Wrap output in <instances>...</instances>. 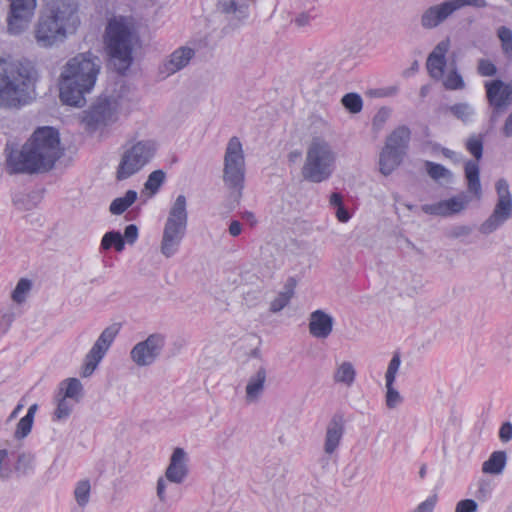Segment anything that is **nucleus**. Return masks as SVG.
<instances>
[{
    "label": "nucleus",
    "instance_id": "obj_1",
    "mask_svg": "<svg viewBox=\"0 0 512 512\" xmlns=\"http://www.w3.org/2000/svg\"><path fill=\"white\" fill-rule=\"evenodd\" d=\"M59 133L52 127L38 128L21 150H10L6 169L10 174H34L52 169L62 156Z\"/></svg>",
    "mask_w": 512,
    "mask_h": 512
},
{
    "label": "nucleus",
    "instance_id": "obj_53",
    "mask_svg": "<svg viewBox=\"0 0 512 512\" xmlns=\"http://www.w3.org/2000/svg\"><path fill=\"white\" fill-rule=\"evenodd\" d=\"M499 438L502 442H508L512 439V424L510 422L502 424L499 430Z\"/></svg>",
    "mask_w": 512,
    "mask_h": 512
},
{
    "label": "nucleus",
    "instance_id": "obj_23",
    "mask_svg": "<svg viewBox=\"0 0 512 512\" xmlns=\"http://www.w3.org/2000/svg\"><path fill=\"white\" fill-rule=\"evenodd\" d=\"M410 130L406 126L396 128L386 139L385 147L405 155L410 141Z\"/></svg>",
    "mask_w": 512,
    "mask_h": 512
},
{
    "label": "nucleus",
    "instance_id": "obj_51",
    "mask_svg": "<svg viewBox=\"0 0 512 512\" xmlns=\"http://www.w3.org/2000/svg\"><path fill=\"white\" fill-rule=\"evenodd\" d=\"M315 18V16L311 15L309 12L300 13L294 19V23L297 27L303 28L310 24V22Z\"/></svg>",
    "mask_w": 512,
    "mask_h": 512
},
{
    "label": "nucleus",
    "instance_id": "obj_8",
    "mask_svg": "<svg viewBox=\"0 0 512 512\" xmlns=\"http://www.w3.org/2000/svg\"><path fill=\"white\" fill-rule=\"evenodd\" d=\"M157 143L151 139L131 141L126 144L116 168L118 181L129 179L140 172L154 158Z\"/></svg>",
    "mask_w": 512,
    "mask_h": 512
},
{
    "label": "nucleus",
    "instance_id": "obj_26",
    "mask_svg": "<svg viewBox=\"0 0 512 512\" xmlns=\"http://www.w3.org/2000/svg\"><path fill=\"white\" fill-rule=\"evenodd\" d=\"M425 167L427 174L441 185L449 184L453 181V173L443 165L426 161Z\"/></svg>",
    "mask_w": 512,
    "mask_h": 512
},
{
    "label": "nucleus",
    "instance_id": "obj_43",
    "mask_svg": "<svg viewBox=\"0 0 512 512\" xmlns=\"http://www.w3.org/2000/svg\"><path fill=\"white\" fill-rule=\"evenodd\" d=\"M421 210L429 215L447 217L449 216L445 200L433 204H424Z\"/></svg>",
    "mask_w": 512,
    "mask_h": 512
},
{
    "label": "nucleus",
    "instance_id": "obj_55",
    "mask_svg": "<svg viewBox=\"0 0 512 512\" xmlns=\"http://www.w3.org/2000/svg\"><path fill=\"white\" fill-rule=\"evenodd\" d=\"M228 231L231 236L237 237L242 232V224L239 221L234 220L230 223Z\"/></svg>",
    "mask_w": 512,
    "mask_h": 512
},
{
    "label": "nucleus",
    "instance_id": "obj_64",
    "mask_svg": "<svg viewBox=\"0 0 512 512\" xmlns=\"http://www.w3.org/2000/svg\"><path fill=\"white\" fill-rule=\"evenodd\" d=\"M429 91H430V86L429 85H423L420 88V96L422 98L426 97L428 95Z\"/></svg>",
    "mask_w": 512,
    "mask_h": 512
},
{
    "label": "nucleus",
    "instance_id": "obj_57",
    "mask_svg": "<svg viewBox=\"0 0 512 512\" xmlns=\"http://www.w3.org/2000/svg\"><path fill=\"white\" fill-rule=\"evenodd\" d=\"M336 217L340 222H347L350 219V214L344 208V206H341L336 210Z\"/></svg>",
    "mask_w": 512,
    "mask_h": 512
},
{
    "label": "nucleus",
    "instance_id": "obj_11",
    "mask_svg": "<svg viewBox=\"0 0 512 512\" xmlns=\"http://www.w3.org/2000/svg\"><path fill=\"white\" fill-rule=\"evenodd\" d=\"M473 6L484 8L487 6L486 0H446L440 4L432 5L427 8L421 16V26L425 29H433L446 21L455 11Z\"/></svg>",
    "mask_w": 512,
    "mask_h": 512
},
{
    "label": "nucleus",
    "instance_id": "obj_61",
    "mask_svg": "<svg viewBox=\"0 0 512 512\" xmlns=\"http://www.w3.org/2000/svg\"><path fill=\"white\" fill-rule=\"evenodd\" d=\"M418 69H419V62L417 60H415V61H413L411 66L403 72V75L405 77H409V76L413 75L414 73H416L418 71Z\"/></svg>",
    "mask_w": 512,
    "mask_h": 512
},
{
    "label": "nucleus",
    "instance_id": "obj_3",
    "mask_svg": "<svg viewBox=\"0 0 512 512\" xmlns=\"http://www.w3.org/2000/svg\"><path fill=\"white\" fill-rule=\"evenodd\" d=\"M100 67V59L91 53H81L71 58L60 76L61 101L66 105L83 107L85 94L94 88Z\"/></svg>",
    "mask_w": 512,
    "mask_h": 512
},
{
    "label": "nucleus",
    "instance_id": "obj_49",
    "mask_svg": "<svg viewBox=\"0 0 512 512\" xmlns=\"http://www.w3.org/2000/svg\"><path fill=\"white\" fill-rule=\"evenodd\" d=\"M477 503L472 499H464L457 503L455 512H476Z\"/></svg>",
    "mask_w": 512,
    "mask_h": 512
},
{
    "label": "nucleus",
    "instance_id": "obj_38",
    "mask_svg": "<svg viewBox=\"0 0 512 512\" xmlns=\"http://www.w3.org/2000/svg\"><path fill=\"white\" fill-rule=\"evenodd\" d=\"M343 106L353 114L359 113L363 107V101L359 94L348 93L341 100Z\"/></svg>",
    "mask_w": 512,
    "mask_h": 512
},
{
    "label": "nucleus",
    "instance_id": "obj_22",
    "mask_svg": "<svg viewBox=\"0 0 512 512\" xmlns=\"http://www.w3.org/2000/svg\"><path fill=\"white\" fill-rule=\"evenodd\" d=\"M333 324L332 316L323 310H315L310 314L309 332L315 338L325 339L331 334Z\"/></svg>",
    "mask_w": 512,
    "mask_h": 512
},
{
    "label": "nucleus",
    "instance_id": "obj_62",
    "mask_svg": "<svg viewBox=\"0 0 512 512\" xmlns=\"http://www.w3.org/2000/svg\"><path fill=\"white\" fill-rule=\"evenodd\" d=\"M502 50L504 54L507 56H512V41L511 42H501Z\"/></svg>",
    "mask_w": 512,
    "mask_h": 512
},
{
    "label": "nucleus",
    "instance_id": "obj_20",
    "mask_svg": "<svg viewBox=\"0 0 512 512\" xmlns=\"http://www.w3.org/2000/svg\"><path fill=\"white\" fill-rule=\"evenodd\" d=\"M194 55L192 48L183 46L176 49L160 67V73L167 77L180 71L189 64Z\"/></svg>",
    "mask_w": 512,
    "mask_h": 512
},
{
    "label": "nucleus",
    "instance_id": "obj_16",
    "mask_svg": "<svg viewBox=\"0 0 512 512\" xmlns=\"http://www.w3.org/2000/svg\"><path fill=\"white\" fill-rule=\"evenodd\" d=\"M164 345L165 338L163 335L151 334L131 349L130 358L139 367L150 366L160 356Z\"/></svg>",
    "mask_w": 512,
    "mask_h": 512
},
{
    "label": "nucleus",
    "instance_id": "obj_44",
    "mask_svg": "<svg viewBox=\"0 0 512 512\" xmlns=\"http://www.w3.org/2000/svg\"><path fill=\"white\" fill-rule=\"evenodd\" d=\"M403 401L400 393L393 387V384H386V405L390 409L399 406Z\"/></svg>",
    "mask_w": 512,
    "mask_h": 512
},
{
    "label": "nucleus",
    "instance_id": "obj_35",
    "mask_svg": "<svg viewBox=\"0 0 512 512\" xmlns=\"http://www.w3.org/2000/svg\"><path fill=\"white\" fill-rule=\"evenodd\" d=\"M166 179V173L163 170H155L151 172L144 184L146 190H148L151 194H155L158 192L162 184Z\"/></svg>",
    "mask_w": 512,
    "mask_h": 512
},
{
    "label": "nucleus",
    "instance_id": "obj_56",
    "mask_svg": "<svg viewBox=\"0 0 512 512\" xmlns=\"http://www.w3.org/2000/svg\"><path fill=\"white\" fill-rule=\"evenodd\" d=\"M165 488H166V482L163 478H159L157 482V496L159 499L164 502L165 501Z\"/></svg>",
    "mask_w": 512,
    "mask_h": 512
},
{
    "label": "nucleus",
    "instance_id": "obj_40",
    "mask_svg": "<svg viewBox=\"0 0 512 512\" xmlns=\"http://www.w3.org/2000/svg\"><path fill=\"white\" fill-rule=\"evenodd\" d=\"M31 289V282L28 279L22 278L17 283L14 291L12 292V299L16 303H22L26 299L27 293Z\"/></svg>",
    "mask_w": 512,
    "mask_h": 512
},
{
    "label": "nucleus",
    "instance_id": "obj_39",
    "mask_svg": "<svg viewBox=\"0 0 512 512\" xmlns=\"http://www.w3.org/2000/svg\"><path fill=\"white\" fill-rule=\"evenodd\" d=\"M466 149L477 160L483 155V137L482 135H471L466 141Z\"/></svg>",
    "mask_w": 512,
    "mask_h": 512
},
{
    "label": "nucleus",
    "instance_id": "obj_24",
    "mask_svg": "<svg viewBox=\"0 0 512 512\" xmlns=\"http://www.w3.org/2000/svg\"><path fill=\"white\" fill-rule=\"evenodd\" d=\"M217 9L238 21L247 19L249 16L248 5L236 0H217Z\"/></svg>",
    "mask_w": 512,
    "mask_h": 512
},
{
    "label": "nucleus",
    "instance_id": "obj_29",
    "mask_svg": "<svg viewBox=\"0 0 512 512\" xmlns=\"http://www.w3.org/2000/svg\"><path fill=\"white\" fill-rule=\"evenodd\" d=\"M294 286L295 283L292 279L288 281L285 285L284 290L281 291L277 297L270 304V311L273 313H277L284 309L288 303L290 302L293 294H294Z\"/></svg>",
    "mask_w": 512,
    "mask_h": 512
},
{
    "label": "nucleus",
    "instance_id": "obj_45",
    "mask_svg": "<svg viewBox=\"0 0 512 512\" xmlns=\"http://www.w3.org/2000/svg\"><path fill=\"white\" fill-rule=\"evenodd\" d=\"M400 364H401L400 356L398 354H395L392 357V359L390 360L386 374H385L386 384H394Z\"/></svg>",
    "mask_w": 512,
    "mask_h": 512
},
{
    "label": "nucleus",
    "instance_id": "obj_58",
    "mask_svg": "<svg viewBox=\"0 0 512 512\" xmlns=\"http://www.w3.org/2000/svg\"><path fill=\"white\" fill-rule=\"evenodd\" d=\"M242 219L248 222L251 226H255L258 222L255 214L251 211L243 212Z\"/></svg>",
    "mask_w": 512,
    "mask_h": 512
},
{
    "label": "nucleus",
    "instance_id": "obj_5",
    "mask_svg": "<svg viewBox=\"0 0 512 512\" xmlns=\"http://www.w3.org/2000/svg\"><path fill=\"white\" fill-rule=\"evenodd\" d=\"M337 153L332 144L320 136L310 140L301 170L305 180L321 183L328 180L336 167Z\"/></svg>",
    "mask_w": 512,
    "mask_h": 512
},
{
    "label": "nucleus",
    "instance_id": "obj_30",
    "mask_svg": "<svg viewBox=\"0 0 512 512\" xmlns=\"http://www.w3.org/2000/svg\"><path fill=\"white\" fill-rule=\"evenodd\" d=\"M506 464V453L504 451L493 452L489 459L483 463L484 473L500 474Z\"/></svg>",
    "mask_w": 512,
    "mask_h": 512
},
{
    "label": "nucleus",
    "instance_id": "obj_19",
    "mask_svg": "<svg viewBox=\"0 0 512 512\" xmlns=\"http://www.w3.org/2000/svg\"><path fill=\"white\" fill-rule=\"evenodd\" d=\"M187 472V454L183 448L177 447L172 453L165 477L170 482L180 484L184 481Z\"/></svg>",
    "mask_w": 512,
    "mask_h": 512
},
{
    "label": "nucleus",
    "instance_id": "obj_28",
    "mask_svg": "<svg viewBox=\"0 0 512 512\" xmlns=\"http://www.w3.org/2000/svg\"><path fill=\"white\" fill-rule=\"evenodd\" d=\"M444 109L465 124L471 122L475 115L473 106L467 102L456 103Z\"/></svg>",
    "mask_w": 512,
    "mask_h": 512
},
{
    "label": "nucleus",
    "instance_id": "obj_17",
    "mask_svg": "<svg viewBox=\"0 0 512 512\" xmlns=\"http://www.w3.org/2000/svg\"><path fill=\"white\" fill-rule=\"evenodd\" d=\"M449 38L441 40L428 55L426 68L429 76L434 80H441L444 76V69L447 65L446 55L450 49Z\"/></svg>",
    "mask_w": 512,
    "mask_h": 512
},
{
    "label": "nucleus",
    "instance_id": "obj_14",
    "mask_svg": "<svg viewBox=\"0 0 512 512\" xmlns=\"http://www.w3.org/2000/svg\"><path fill=\"white\" fill-rule=\"evenodd\" d=\"M118 333L119 327L117 324L110 325L101 332L100 336L85 356L81 371V375L83 377H89L93 374L114 342Z\"/></svg>",
    "mask_w": 512,
    "mask_h": 512
},
{
    "label": "nucleus",
    "instance_id": "obj_15",
    "mask_svg": "<svg viewBox=\"0 0 512 512\" xmlns=\"http://www.w3.org/2000/svg\"><path fill=\"white\" fill-rule=\"evenodd\" d=\"M486 97L492 107L491 122H496L504 110L512 104V80L505 83L496 79L485 83Z\"/></svg>",
    "mask_w": 512,
    "mask_h": 512
},
{
    "label": "nucleus",
    "instance_id": "obj_50",
    "mask_svg": "<svg viewBox=\"0 0 512 512\" xmlns=\"http://www.w3.org/2000/svg\"><path fill=\"white\" fill-rule=\"evenodd\" d=\"M123 237L125 238L128 244H134L138 238L137 226L134 224L126 226Z\"/></svg>",
    "mask_w": 512,
    "mask_h": 512
},
{
    "label": "nucleus",
    "instance_id": "obj_52",
    "mask_svg": "<svg viewBox=\"0 0 512 512\" xmlns=\"http://www.w3.org/2000/svg\"><path fill=\"white\" fill-rule=\"evenodd\" d=\"M15 320V313L11 310L3 312L0 316V326L7 331Z\"/></svg>",
    "mask_w": 512,
    "mask_h": 512
},
{
    "label": "nucleus",
    "instance_id": "obj_27",
    "mask_svg": "<svg viewBox=\"0 0 512 512\" xmlns=\"http://www.w3.org/2000/svg\"><path fill=\"white\" fill-rule=\"evenodd\" d=\"M465 176L468 182V189L476 196L481 194V184L479 179V166L476 162L469 160L465 164Z\"/></svg>",
    "mask_w": 512,
    "mask_h": 512
},
{
    "label": "nucleus",
    "instance_id": "obj_25",
    "mask_svg": "<svg viewBox=\"0 0 512 512\" xmlns=\"http://www.w3.org/2000/svg\"><path fill=\"white\" fill-rule=\"evenodd\" d=\"M403 157V154L384 146L379 156L380 172L385 176L390 175L401 164Z\"/></svg>",
    "mask_w": 512,
    "mask_h": 512
},
{
    "label": "nucleus",
    "instance_id": "obj_4",
    "mask_svg": "<svg viewBox=\"0 0 512 512\" xmlns=\"http://www.w3.org/2000/svg\"><path fill=\"white\" fill-rule=\"evenodd\" d=\"M37 78L32 62L26 59H0V109H17L29 102Z\"/></svg>",
    "mask_w": 512,
    "mask_h": 512
},
{
    "label": "nucleus",
    "instance_id": "obj_12",
    "mask_svg": "<svg viewBox=\"0 0 512 512\" xmlns=\"http://www.w3.org/2000/svg\"><path fill=\"white\" fill-rule=\"evenodd\" d=\"M118 102L113 97L100 96L84 111L83 123L90 130H96L102 126H107L116 121Z\"/></svg>",
    "mask_w": 512,
    "mask_h": 512
},
{
    "label": "nucleus",
    "instance_id": "obj_33",
    "mask_svg": "<svg viewBox=\"0 0 512 512\" xmlns=\"http://www.w3.org/2000/svg\"><path fill=\"white\" fill-rule=\"evenodd\" d=\"M83 386L77 378H67L60 384V391L63 397L78 401L82 395Z\"/></svg>",
    "mask_w": 512,
    "mask_h": 512
},
{
    "label": "nucleus",
    "instance_id": "obj_10",
    "mask_svg": "<svg viewBox=\"0 0 512 512\" xmlns=\"http://www.w3.org/2000/svg\"><path fill=\"white\" fill-rule=\"evenodd\" d=\"M497 202L491 215L479 226L482 235L488 236L502 227L512 218V195L505 179H499L495 185Z\"/></svg>",
    "mask_w": 512,
    "mask_h": 512
},
{
    "label": "nucleus",
    "instance_id": "obj_41",
    "mask_svg": "<svg viewBox=\"0 0 512 512\" xmlns=\"http://www.w3.org/2000/svg\"><path fill=\"white\" fill-rule=\"evenodd\" d=\"M73 409L72 403L68 400V398L61 396L58 400L57 408L54 412V417L56 420H64L67 419Z\"/></svg>",
    "mask_w": 512,
    "mask_h": 512
},
{
    "label": "nucleus",
    "instance_id": "obj_7",
    "mask_svg": "<svg viewBox=\"0 0 512 512\" xmlns=\"http://www.w3.org/2000/svg\"><path fill=\"white\" fill-rule=\"evenodd\" d=\"M187 223V200L184 195H178L163 228L160 250L165 257L170 258L178 252L186 233Z\"/></svg>",
    "mask_w": 512,
    "mask_h": 512
},
{
    "label": "nucleus",
    "instance_id": "obj_37",
    "mask_svg": "<svg viewBox=\"0 0 512 512\" xmlns=\"http://www.w3.org/2000/svg\"><path fill=\"white\" fill-rule=\"evenodd\" d=\"M442 79L443 85L447 90H461L465 87V82L456 69L449 71Z\"/></svg>",
    "mask_w": 512,
    "mask_h": 512
},
{
    "label": "nucleus",
    "instance_id": "obj_32",
    "mask_svg": "<svg viewBox=\"0 0 512 512\" xmlns=\"http://www.w3.org/2000/svg\"><path fill=\"white\" fill-rule=\"evenodd\" d=\"M356 371L351 362L345 361L339 364L334 373V381L351 386L355 380Z\"/></svg>",
    "mask_w": 512,
    "mask_h": 512
},
{
    "label": "nucleus",
    "instance_id": "obj_60",
    "mask_svg": "<svg viewBox=\"0 0 512 512\" xmlns=\"http://www.w3.org/2000/svg\"><path fill=\"white\" fill-rule=\"evenodd\" d=\"M330 204L336 208L343 206L342 196L339 193H332L330 196Z\"/></svg>",
    "mask_w": 512,
    "mask_h": 512
},
{
    "label": "nucleus",
    "instance_id": "obj_63",
    "mask_svg": "<svg viewBox=\"0 0 512 512\" xmlns=\"http://www.w3.org/2000/svg\"><path fill=\"white\" fill-rule=\"evenodd\" d=\"M37 410V405L33 404L28 408L27 414L25 416H30V419L34 421V415Z\"/></svg>",
    "mask_w": 512,
    "mask_h": 512
},
{
    "label": "nucleus",
    "instance_id": "obj_31",
    "mask_svg": "<svg viewBox=\"0 0 512 512\" xmlns=\"http://www.w3.org/2000/svg\"><path fill=\"white\" fill-rule=\"evenodd\" d=\"M137 199V192L128 190L123 197L114 199L109 207V211L113 215H121L124 213Z\"/></svg>",
    "mask_w": 512,
    "mask_h": 512
},
{
    "label": "nucleus",
    "instance_id": "obj_34",
    "mask_svg": "<svg viewBox=\"0 0 512 512\" xmlns=\"http://www.w3.org/2000/svg\"><path fill=\"white\" fill-rule=\"evenodd\" d=\"M114 247L117 252L123 251L125 247L124 237L118 231H109L104 234L101 240V248L108 250Z\"/></svg>",
    "mask_w": 512,
    "mask_h": 512
},
{
    "label": "nucleus",
    "instance_id": "obj_54",
    "mask_svg": "<svg viewBox=\"0 0 512 512\" xmlns=\"http://www.w3.org/2000/svg\"><path fill=\"white\" fill-rule=\"evenodd\" d=\"M498 38L501 42H511L512 41V31L510 28L506 26H501L497 31Z\"/></svg>",
    "mask_w": 512,
    "mask_h": 512
},
{
    "label": "nucleus",
    "instance_id": "obj_13",
    "mask_svg": "<svg viewBox=\"0 0 512 512\" xmlns=\"http://www.w3.org/2000/svg\"><path fill=\"white\" fill-rule=\"evenodd\" d=\"M9 12L7 15V32L18 36L24 33L30 26L35 15L37 0H9Z\"/></svg>",
    "mask_w": 512,
    "mask_h": 512
},
{
    "label": "nucleus",
    "instance_id": "obj_36",
    "mask_svg": "<svg viewBox=\"0 0 512 512\" xmlns=\"http://www.w3.org/2000/svg\"><path fill=\"white\" fill-rule=\"evenodd\" d=\"M90 490L91 485L88 480H81L77 483L74 490V496L80 507H85L88 504L90 499Z\"/></svg>",
    "mask_w": 512,
    "mask_h": 512
},
{
    "label": "nucleus",
    "instance_id": "obj_6",
    "mask_svg": "<svg viewBox=\"0 0 512 512\" xmlns=\"http://www.w3.org/2000/svg\"><path fill=\"white\" fill-rule=\"evenodd\" d=\"M137 37L126 20L122 17L113 18L106 28V45L115 69L125 73L132 64V51Z\"/></svg>",
    "mask_w": 512,
    "mask_h": 512
},
{
    "label": "nucleus",
    "instance_id": "obj_48",
    "mask_svg": "<svg viewBox=\"0 0 512 512\" xmlns=\"http://www.w3.org/2000/svg\"><path fill=\"white\" fill-rule=\"evenodd\" d=\"M478 73L484 77L494 76L497 73L496 66L487 59H480L477 67Z\"/></svg>",
    "mask_w": 512,
    "mask_h": 512
},
{
    "label": "nucleus",
    "instance_id": "obj_9",
    "mask_svg": "<svg viewBox=\"0 0 512 512\" xmlns=\"http://www.w3.org/2000/svg\"><path fill=\"white\" fill-rule=\"evenodd\" d=\"M245 156L240 139L233 136L229 139L223 163V182L229 190L231 197L238 204L244 189Z\"/></svg>",
    "mask_w": 512,
    "mask_h": 512
},
{
    "label": "nucleus",
    "instance_id": "obj_18",
    "mask_svg": "<svg viewBox=\"0 0 512 512\" xmlns=\"http://www.w3.org/2000/svg\"><path fill=\"white\" fill-rule=\"evenodd\" d=\"M345 431V420L341 413H335L327 424L324 440V452L333 454L339 447Z\"/></svg>",
    "mask_w": 512,
    "mask_h": 512
},
{
    "label": "nucleus",
    "instance_id": "obj_46",
    "mask_svg": "<svg viewBox=\"0 0 512 512\" xmlns=\"http://www.w3.org/2000/svg\"><path fill=\"white\" fill-rule=\"evenodd\" d=\"M32 425L33 420L30 419V416L21 418L16 427L15 437L17 439L25 438L31 432Z\"/></svg>",
    "mask_w": 512,
    "mask_h": 512
},
{
    "label": "nucleus",
    "instance_id": "obj_47",
    "mask_svg": "<svg viewBox=\"0 0 512 512\" xmlns=\"http://www.w3.org/2000/svg\"><path fill=\"white\" fill-rule=\"evenodd\" d=\"M34 462L33 455L29 453H22L18 456L17 462L15 464V469L21 472H27L32 468Z\"/></svg>",
    "mask_w": 512,
    "mask_h": 512
},
{
    "label": "nucleus",
    "instance_id": "obj_42",
    "mask_svg": "<svg viewBox=\"0 0 512 512\" xmlns=\"http://www.w3.org/2000/svg\"><path fill=\"white\" fill-rule=\"evenodd\" d=\"M445 204L450 216L464 210L468 204V199L465 196H456L445 200Z\"/></svg>",
    "mask_w": 512,
    "mask_h": 512
},
{
    "label": "nucleus",
    "instance_id": "obj_21",
    "mask_svg": "<svg viewBox=\"0 0 512 512\" xmlns=\"http://www.w3.org/2000/svg\"><path fill=\"white\" fill-rule=\"evenodd\" d=\"M266 381L267 371L261 366L247 380L245 387L246 404H255L260 400L265 391Z\"/></svg>",
    "mask_w": 512,
    "mask_h": 512
},
{
    "label": "nucleus",
    "instance_id": "obj_59",
    "mask_svg": "<svg viewBox=\"0 0 512 512\" xmlns=\"http://www.w3.org/2000/svg\"><path fill=\"white\" fill-rule=\"evenodd\" d=\"M503 133L506 137L512 136V112L509 114L503 127Z\"/></svg>",
    "mask_w": 512,
    "mask_h": 512
},
{
    "label": "nucleus",
    "instance_id": "obj_2",
    "mask_svg": "<svg viewBox=\"0 0 512 512\" xmlns=\"http://www.w3.org/2000/svg\"><path fill=\"white\" fill-rule=\"evenodd\" d=\"M79 25L76 0H47L34 26V39L39 47L52 48L74 34Z\"/></svg>",
    "mask_w": 512,
    "mask_h": 512
}]
</instances>
